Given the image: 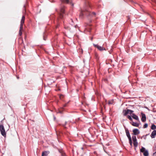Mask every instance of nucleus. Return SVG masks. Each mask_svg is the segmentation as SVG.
<instances>
[{"label": "nucleus", "instance_id": "nucleus-17", "mask_svg": "<svg viewBox=\"0 0 156 156\" xmlns=\"http://www.w3.org/2000/svg\"><path fill=\"white\" fill-rule=\"evenodd\" d=\"M151 128L152 130H155L156 129V126L154 124L152 125Z\"/></svg>", "mask_w": 156, "mask_h": 156}, {"label": "nucleus", "instance_id": "nucleus-14", "mask_svg": "<svg viewBox=\"0 0 156 156\" xmlns=\"http://www.w3.org/2000/svg\"><path fill=\"white\" fill-rule=\"evenodd\" d=\"M25 20V16L24 15L23 16L21 19L20 24H23L24 23Z\"/></svg>", "mask_w": 156, "mask_h": 156}, {"label": "nucleus", "instance_id": "nucleus-26", "mask_svg": "<svg viewBox=\"0 0 156 156\" xmlns=\"http://www.w3.org/2000/svg\"><path fill=\"white\" fill-rule=\"evenodd\" d=\"M43 39L44 40H46V38L45 37V36L44 34V36H43Z\"/></svg>", "mask_w": 156, "mask_h": 156}, {"label": "nucleus", "instance_id": "nucleus-27", "mask_svg": "<svg viewBox=\"0 0 156 156\" xmlns=\"http://www.w3.org/2000/svg\"><path fill=\"white\" fill-rule=\"evenodd\" d=\"M154 155H155L156 156V151L153 153Z\"/></svg>", "mask_w": 156, "mask_h": 156}, {"label": "nucleus", "instance_id": "nucleus-35", "mask_svg": "<svg viewBox=\"0 0 156 156\" xmlns=\"http://www.w3.org/2000/svg\"><path fill=\"white\" fill-rule=\"evenodd\" d=\"M17 78L18 79L19 78L18 77H17Z\"/></svg>", "mask_w": 156, "mask_h": 156}, {"label": "nucleus", "instance_id": "nucleus-15", "mask_svg": "<svg viewBox=\"0 0 156 156\" xmlns=\"http://www.w3.org/2000/svg\"><path fill=\"white\" fill-rule=\"evenodd\" d=\"M59 152L61 154L62 156H65V153L62 150H59Z\"/></svg>", "mask_w": 156, "mask_h": 156}, {"label": "nucleus", "instance_id": "nucleus-30", "mask_svg": "<svg viewBox=\"0 0 156 156\" xmlns=\"http://www.w3.org/2000/svg\"><path fill=\"white\" fill-rule=\"evenodd\" d=\"M66 104H65V105H64V107H66Z\"/></svg>", "mask_w": 156, "mask_h": 156}, {"label": "nucleus", "instance_id": "nucleus-22", "mask_svg": "<svg viewBox=\"0 0 156 156\" xmlns=\"http://www.w3.org/2000/svg\"><path fill=\"white\" fill-rule=\"evenodd\" d=\"M148 126V124L147 123H145L144 124V125L143 126V128H145L147 127Z\"/></svg>", "mask_w": 156, "mask_h": 156}, {"label": "nucleus", "instance_id": "nucleus-13", "mask_svg": "<svg viewBox=\"0 0 156 156\" xmlns=\"http://www.w3.org/2000/svg\"><path fill=\"white\" fill-rule=\"evenodd\" d=\"M49 152L48 151H45L42 152V156H47L49 154Z\"/></svg>", "mask_w": 156, "mask_h": 156}, {"label": "nucleus", "instance_id": "nucleus-32", "mask_svg": "<svg viewBox=\"0 0 156 156\" xmlns=\"http://www.w3.org/2000/svg\"><path fill=\"white\" fill-rule=\"evenodd\" d=\"M147 135H148V134H147V135L145 136H147Z\"/></svg>", "mask_w": 156, "mask_h": 156}, {"label": "nucleus", "instance_id": "nucleus-23", "mask_svg": "<svg viewBox=\"0 0 156 156\" xmlns=\"http://www.w3.org/2000/svg\"><path fill=\"white\" fill-rule=\"evenodd\" d=\"M22 30H19V35L20 36H21L22 34Z\"/></svg>", "mask_w": 156, "mask_h": 156}, {"label": "nucleus", "instance_id": "nucleus-34", "mask_svg": "<svg viewBox=\"0 0 156 156\" xmlns=\"http://www.w3.org/2000/svg\"><path fill=\"white\" fill-rule=\"evenodd\" d=\"M144 139H146V137H144Z\"/></svg>", "mask_w": 156, "mask_h": 156}, {"label": "nucleus", "instance_id": "nucleus-8", "mask_svg": "<svg viewBox=\"0 0 156 156\" xmlns=\"http://www.w3.org/2000/svg\"><path fill=\"white\" fill-rule=\"evenodd\" d=\"M156 135V130H153L151 133V137L152 138H154Z\"/></svg>", "mask_w": 156, "mask_h": 156}, {"label": "nucleus", "instance_id": "nucleus-18", "mask_svg": "<svg viewBox=\"0 0 156 156\" xmlns=\"http://www.w3.org/2000/svg\"><path fill=\"white\" fill-rule=\"evenodd\" d=\"M133 144L135 147H137L138 145V143L137 140L136 141H133Z\"/></svg>", "mask_w": 156, "mask_h": 156}, {"label": "nucleus", "instance_id": "nucleus-16", "mask_svg": "<svg viewBox=\"0 0 156 156\" xmlns=\"http://www.w3.org/2000/svg\"><path fill=\"white\" fill-rule=\"evenodd\" d=\"M123 112L124 113V116L128 114L129 113L128 109L123 110Z\"/></svg>", "mask_w": 156, "mask_h": 156}, {"label": "nucleus", "instance_id": "nucleus-24", "mask_svg": "<svg viewBox=\"0 0 156 156\" xmlns=\"http://www.w3.org/2000/svg\"><path fill=\"white\" fill-rule=\"evenodd\" d=\"M129 142L130 146H132V142L131 139L129 140Z\"/></svg>", "mask_w": 156, "mask_h": 156}, {"label": "nucleus", "instance_id": "nucleus-4", "mask_svg": "<svg viewBox=\"0 0 156 156\" xmlns=\"http://www.w3.org/2000/svg\"><path fill=\"white\" fill-rule=\"evenodd\" d=\"M140 151L141 152L143 153L144 156H148L149 153L147 150H146L145 148L142 147L140 149Z\"/></svg>", "mask_w": 156, "mask_h": 156}, {"label": "nucleus", "instance_id": "nucleus-9", "mask_svg": "<svg viewBox=\"0 0 156 156\" xmlns=\"http://www.w3.org/2000/svg\"><path fill=\"white\" fill-rule=\"evenodd\" d=\"M130 123L133 126H134L138 127L139 126V124L138 123L133 122V121Z\"/></svg>", "mask_w": 156, "mask_h": 156}, {"label": "nucleus", "instance_id": "nucleus-36", "mask_svg": "<svg viewBox=\"0 0 156 156\" xmlns=\"http://www.w3.org/2000/svg\"><path fill=\"white\" fill-rule=\"evenodd\" d=\"M155 148H156V146Z\"/></svg>", "mask_w": 156, "mask_h": 156}, {"label": "nucleus", "instance_id": "nucleus-5", "mask_svg": "<svg viewBox=\"0 0 156 156\" xmlns=\"http://www.w3.org/2000/svg\"><path fill=\"white\" fill-rule=\"evenodd\" d=\"M93 45L95 47L97 48L100 51H102L105 50V48L102 47L100 46L98 44H94Z\"/></svg>", "mask_w": 156, "mask_h": 156}, {"label": "nucleus", "instance_id": "nucleus-21", "mask_svg": "<svg viewBox=\"0 0 156 156\" xmlns=\"http://www.w3.org/2000/svg\"><path fill=\"white\" fill-rule=\"evenodd\" d=\"M23 24H20V30H22L23 29Z\"/></svg>", "mask_w": 156, "mask_h": 156}, {"label": "nucleus", "instance_id": "nucleus-12", "mask_svg": "<svg viewBox=\"0 0 156 156\" xmlns=\"http://www.w3.org/2000/svg\"><path fill=\"white\" fill-rule=\"evenodd\" d=\"M126 136H127L129 140L131 139V137H130V136L129 131L127 129H126Z\"/></svg>", "mask_w": 156, "mask_h": 156}, {"label": "nucleus", "instance_id": "nucleus-19", "mask_svg": "<svg viewBox=\"0 0 156 156\" xmlns=\"http://www.w3.org/2000/svg\"><path fill=\"white\" fill-rule=\"evenodd\" d=\"M132 138L133 141H136L137 140L136 137L135 136H132Z\"/></svg>", "mask_w": 156, "mask_h": 156}, {"label": "nucleus", "instance_id": "nucleus-3", "mask_svg": "<svg viewBox=\"0 0 156 156\" xmlns=\"http://www.w3.org/2000/svg\"><path fill=\"white\" fill-rule=\"evenodd\" d=\"M65 12V7L62 6L61 7L60 10V12L59 15V17L60 19H62L63 17V14Z\"/></svg>", "mask_w": 156, "mask_h": 156}, {"label": "nucleus", "instance_id": "nucleus-1", "mask_svg": "<svg viewBox=\"0 0 156 156\" xmlns=\"http://www.w3.org/2000/svg\"><path fill=\"white\" fill-rule=\"evenodd\" d=\"M85 6L83 9L82 11V12L80 15V17L82 19L83 18L84 15H85L88 16L90 15V14L89 7H90V5L87 0H85Z\"/></svg>", "mask_w": 156, "mask_h": 156}, {"label": "nucleus", "instance_id": "nucleus-31", "mask_svg": "<svg viewBox=\"0 0 156 156\" xmlns=\"http://www.w3.org/2000/svg\"><path fill=\"white\" fill-rule=\"evenodd\" d=\"M108 104H111V102H109V103H108Z\"/></svg>", "mask_w": 156, "mask_h": 156}, {"label": "nucleus", "instance_id": "nucleus-25", "mask_svg": "<svg viewBox=\"0 0 156 156\" xmlns=\"http://www.w3.org/2000/svg\"><path fill=\"white\" fill-rule=\"evenodd\" d=\"M128 111L130 114H131L133 112V111L129 109H128Z\"/></svg>", "mask_w": 156, "mask_h": 156}, {"label": "nucleus", "instance_id": "nucleus-33", "mask_svg": "<svg viewBox=\"0 0 156 156\" xmlns=\"http://www.w3.org/2000/svg\"><path fill=\"white\" fill-rule=\"evenodd\" d=\"M72 21L73 22V20L71 19Z\"/></svg>", "mask_w": 156, "mask_h": 156}, {"label": "nucleus", "instance_id": "nucleus-10", "mask_svg": "<svg viewBox=\"0 0 156 156\" xmlns=\"http://www.w3.org/2000/svg\"><path fill=\"white\" fill-rule=\"evenodd\" d=\"M72 0H60L61 2L63 3L68 4L70 3Z\"/></svg>", "mask_w": 156, "mask_h": 156}, {"label": "nucleus", "instance_id": "nucleus-28", "mask_svg": "<svg viewBox=\"0 0 156 156\" xmlns=\"http://www.w3.org/2000/svg\"><path fill=\"white\" fill-rule=\"evenodd\" d=\"M92 13L94 15H96V13L95 12H93Z\"/></svg>", "mask_w": 156, "mask_h": 156}, {"label": "nucleus", "instance_id": "nucleus-7", "mask_svg": "<svg viewBox=\"0 0 156 156\" xmlns=\"http://www.w3.org/2000/svg\"><path fill=\"white\" fill-rule=\"evenodd\" d=\"M133 132L134 135H137L140 133L138 129H133Z\"/></svg>", "mask_w": 156, "mask_h": 156}, {"label": "nucleus", "instance_id": "nucleus-6", "mask_svg": "<svg viewBox=\"0 0 156 156\" xmlns=\"http://www.w3.org/2000/svg\"><path fill=\"white\" fill-rule=\"evenodd\" d=\"M141 114L142 115L141 121L143 122H145L146 119V115L145 114L142 113H141Z\"/></svg>", "mask_w": 156, "mask_h": 156}, {"label": "nucleus", "instance_id": "nucleus-2", "mask_svg": "<svg viewBox=\"0 0 156 156\" xmlns=\"http://www.w3.org/2000/svg\"><path fill=\"white\" fill-rule=\"evenodd\" d=\"M0 131L2 135L4 137H5L6 135V133L5 132L4 127L3 125H0Z\"/></svg>", "mask_w": 156, "mask_h": 156}, {"label": "nucleus", "instance_id": "nucleus-11", "mask_svg": "<svg viewBox=\"0 0 156 156\" xmlns=\"http://www.w3.org/2000/svg\"><path fill=\"white\" fill-rule=\"evenodd\" d=\"M132 117L134 119H136V120L139 121V119L138 116L136 115H135L134 113H133L132 114Z\"/></svg>", "mask_w": 156, "mask_h": 156}, {"label": "nucleus", "instance_id": "nucleus-29", "mask_svg": "<svg viewBox=\"0 0 156 156\" xmlns=\"http://www.w3.org/2000/svg\"><path fill=\"white\" fill-rule=\"evenodd\" d=\"M58 112L60 113H62V112L61 111H59Z\"/></svg>", "mask_w": 156, "mask_h": 156}, {"label": "nucleus", "instance_id": "nucleus-20", "mask_svg": "<svg viewBox=\"0 0 156 156\" xmlns=\"http://www.w3.org/2000/svg\"><path fill=\"white\" fill-rule=\"evenodd\" d=\"M127 118L130 120L131 121V122L133 121V119L132 118L131 116L130 115H128L127 116Z\"/></svg>", "mask_w": 156, "mask_h": 156}]
</instances>
